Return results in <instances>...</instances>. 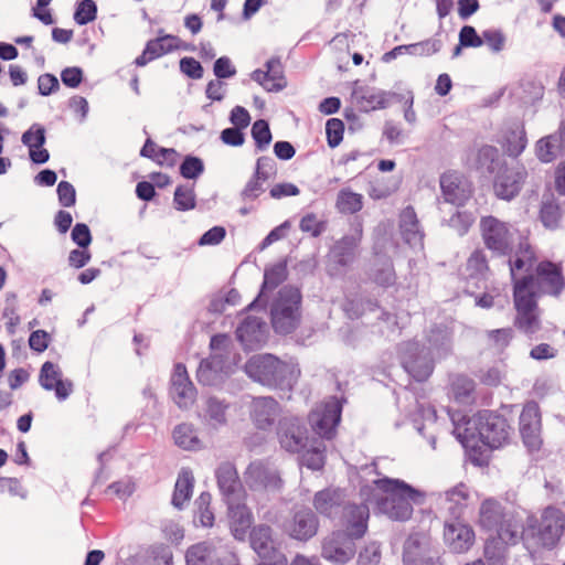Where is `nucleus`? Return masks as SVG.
I'll return each instance as SVG.
<instances>
[{
	"label": "nucleus",
	"mask_w": 565,
	"mask_h": 565,
	"mask_svg": "<svg viewBox=\"0 0 565 565\" xmlns=\"http://www.w3.org/2000/svg\"><path fill=\"white\" fill-rule=\"evenodd\" d=\"M479 523L483 529L495 532L507 543H516L523 529L513 514L504 513L501 504L492 499L481 503Z\"/></svg>",
	"instance_id": "6"
},
{
	"label": "nucleus",
	"mask_w": 565,
	"mask_h": 565,
	"mask_svg": "<svg viewBox=\"0 0 565 565\" xmlns=\"http://www.w3.org/2000/svg\"><path fill=\"white\" fill-rule=\"evenodd\" d=\"M562 150H565V124H562L558 134L540 139L535 147L537 158L545 163L555 160Z\"/></svg>",
	"instance_id": "34"
},
{
	"label": "nucleus",
	"mask_w": 565,
	"mask_h": 565,
	"mask_svg": "<svg viewBox=\"0 0 565 565\" xmlns=\"http://www.w3.org/2000/svg\"><path fill=\"white\" fill-rule=\"evenodd\" d=\"M483 445L499 448L508 443L511 427L507 419L498 414L483 411Z\"/></svg>",
	"instance_id": "22"
},
{
	"label": "nucleus",
	"mask_w": 565,
	"mask_h": 565,
	"mask_svg": "<svg viewBox=\"0 0 565 565\" xmlns=\"http://www.w3.org/2000/svg\"><path fill=\"white\" fill-rule=\"evenodd\" d=\"M228 404L217 397H209L205 402L204 418L213 427H218L226 424V411Z\"/></svg>",
	"instance_id": "42"
},
{
	"label": "nucleus",
	"mask_w": 565,
	"mask_h": 565,
	"mask_svg": "<svg viewBox=\"0 0 565 565\" xmlns=\"http://www.w3.org/2000/svg\"><path fill=\"white\" fill-rule=\"evenodd\" d=\"M393 94L374 87H361L354 92V97L361 110L371 111L385 108Z\"/></svg>",
	"instance_id": "37"
},
{
	"label": "nucleus",
	"mask_w": 565,
	"mask_h": 565,
	"mask_svg": "<svg viewBox=\"0 0 565 565\" xmlns=\"http://www.w3.org/2000/svg\"><path fill=\"white\" fill-rule=\"evenodd\" d=\"M510 543L500 540V536L488 539L484 544L483 555L489 565H505L507 545Z\"/></svg>",
	"instance_id": "43"
},
{
	"label": "nucleus",
	"mask_w": 565,
	"mask_h": 565,
	"mask_svg": "<svg viewBox=\"0 0 565 565\" xmlns=\"http://www.w3.org/2000/svg\"><path fill=\"white\" fill-rule=\"evenodd\" d=\"M211 494L209 492H202L195 500V514L194 524L211 527L214 524V513L210 508Z\"/></svg>",
	"instance_id": "45"
},
{
	"label": "nucleus",
	"mask_w": 565,
	"mask_h": 565,
	"mask_svg": "<svg viewBox=\"0 0 565 565\" xmlns=\"http://www.w3.org/2000/svg\"><path fill=\"white\" fill-rule=\"evenodd\" d=\"M514 331L512 328H503L487 331L488 344L491 349L501 352L512 341Z\"/></svg>",
	"instance_id": "49"
},
{
	"label": "nucleus",
	"mask_w": 565,
	"mask_h": 565,
	"mask_svg": "<svg viewBox=\"0 0 565 565\" xmlns=\"http://www.w3.org/2000/svg\"><path fill=\"white\" fill-rule=\"evenodd\" d=\"M276 173L277 167L273 158L264 156L257 159L254 175L263 181H267L274 178Z\"/></svg>",
	"instance_id": "62"
},
{
	"label": "nucleus",
	"mask_w": 565,
	"mask_h": 565,
	"mask_svg": "<svg viewBox=\"0 0 565 565\" xmlns=\"http://www.w3.org/2000/svg\"><path fill=\"white\" fill-rule=\"evenodd\" d=\"M181 47V40L171 34L158 36L147 42L142 54L135 60L137 66H145L149 62L159 58Z\"/></svg>",
	"instance_id": "29"
},
{
	"label": "nucleus",
	"mask_w": 565,
	"mask_h": 565,
	"mask_svg": "<svg viewBox=\"0 0 565 565\" xmlns=\"http://www.w3.org/2000/svg\"><path fill=\"white\" fill-rule=\"evenodd\" d=\"M172 437L174 444L183 450L196 451L203 447L198 429L189 423L177 425L172 431Z\"/></svg>",
	"instance_id": "39"
},
{
	"label": "nucleus",
	"mask_w": 565,
	"mask_h": 565,
	"mask_svg": "<svg viewBox=\"0 0 565 565\" xmlns=\"http://www.w3.org/2000/svg\"><path fill=\"white\" fill-rule=\"evenodd\" d=\"M97 7L93 0H83L78 3L74 20L79 25H85L96 19Z\"/></svg>",
	"instance_id": "56"
},
{
	"label": "nucleus",
	"mask_w": 565,
	"mask_h": 565,
	"mask_svg": "<svg viewBox=\"0 0 565 565\" xmlns=\"http://www.w3.org/2000/svg\"><path fill=\"white\" fill-rule=\"evenodd\" d=\"M354 540L342 531L333 532L323 541L322 556L334 564L348 563L355 554Z\"/></svg>",
	"instance_id": "16"
},
{
	"label": "nucleus",
	"mask_w": 565,
	"mask_h": 565,
	"mask_svg": "<svg viewBox=\"0 0 565 565\" xmlns=\"http://www.w3.org/2000/svg\"><path fill=\"white\" fill-rule=\"evenodd\" d=\"M266 70H255L250 77L267 92L282 90L287 82L284 76V67L279 58L271 57L265 64Z\"/></svg>",
	"instance_id": "24"
},
{
	"label": "nucleus",
	"mask_w": 565,
	"mask_h": 565,
	"mask_svg": "<svg viewBox=\"0 0 565 565\" xmlns=\"http://www.w3.org/2000/svg\"><path fill=\"white\" fill-rule=\"evenodd\" d=\"M21 141L29 148V156L32 162L42 164L49 161L50 153L43 148L45 143V129L40 124H33L23 132Z\"/></svg>",
	"instance_id": "32"
},
{
	"label": "nucleus",
	"mask_w": 565,
	"mask_h": 565,
	"mask_svg": "<svg viewBox=\"0 0 565 565\" xmlns=\"http://www.w3.org/2000/svg\"><path fill=\"white\" fill-rule=\"evenodd\" d=\"M342 403L337 397H330L317 405L309 414V423L316 434L326 439L333 438L340 423Z\"/></svg>",
	"instance_id": "10"
},
{
	"label": "nucleus",
	"mask_w": 565,
	"mask_h": 565,
	"mask_svg": "<svg viewBox=\"0 0 565 565\" xmlns=\"http://www.w3.org/2000/svg\"><path fill=\"white\" fill-rule=\"evenodd\" d=\"M536 255L527 242H521L513 257L508 260L513 282V303L516 311L514 326L526 334H533L541 328L540 309L535 306L533 268Z\"/></svg>",
	"instance_id": "1"
},
{
	"label": "nucleus",
	"mask_w": 565,
	"mask_h": 565,
	"mask_svg": "<svg viewBox=\"0 0 565 565\" xmlns=\"http://www.w3.org/2000/svg\"><path fill=\"white\" fill-rule=\"evenodd\" d=\"M361 236L362 231L359 230L355 235H348L338 241L330 252L331 259L340 266L353 263Z\"/></svg>",
	"instance_id": "36"
},
{
	"label": "nucleus",
	"mask_w": 565,
	"mask_h": 565,
	"mask_svg": "<svg viewBox=\"0 0 565 565\" xmlns=\"http://www.w3.org/2000/svg\"><path fill=\"white\" fill-rule=\"evenodd\" d=\"M286 277H287V265L285 263H278V264L273 265L269 268H266L265 273H264V282H263V288L260 290V294L253 302H250L248 305V309L252 310L259 305L260 298H262L265 289L276 288L280 282H282L286 279Z\"/></svg>",
	"instance_id": "41"
},
{
	"label": "nucleus",
	"mask_w": 565,
	"mask_h": 565,
	"mask_svg": "<svg viewBox=\"0 0 565 565\" xmlns=\"http://www.w3.org/2000/svg\"><path fill=\"white\" fill-rule=\"evenodd\" d=\"M564 527V513L557 508L547 507L540 520L535 518L527 519V525L523 533L535 537L537 544L542 547L553 548L563 535Z\"/></svg>",
	"instance_id": "7"
},
{
	"label": "nucleus",
	"mask_w": 565,
	"mask_h": 565,
	"mask_svg": "<svg viewBox=\"0 0 565 565\" xmlns=\"http://www.w3.org/2000/svg\"><path fill=\"white\" fill-rule=\"evenodd\" d=\"M371 278L380 286H392L396 280L393 264L390 260H384L381 264H376L372 269Z\"/></svg>",
	"instance_id": "47"
},
{
	"label": "nucleus",
	"mask_w": 565,
	"mask_h": 565,
	"mask_svg": "<svg viewBox=\"0 0 565 565\" xmlns=\"http://www.w3.org/2000/svg\"><path fill=\"white\" fill-rule=\"evenodd\" d=\"M344 501V494L339 489H323L313 497V507L321 515L332 518L339 512Z\"/></svg>",
	"instance_id": "35"
},
{
	"label": "nucleus",
	"mask_w": 565,
	"mask_h": 565,
	"mask_svg": "<svg viewBox=\"0 0 565 565\" xmlns=\"http://www.w3.org/2000/svg\"><path fill=\"white\" fill-rule=\"evenodd\" d=\"M344 132V124L341 119L331 118L326 124V134L327 141L329 147L335 148L338 147L342 139Z\"/></svg>",
	"instance_id": "58"
},
{
	"label": "nucleus",
	"mask_w": 565,
	"mask_h": 565,
	"mask_svg": "<svg viewBox=\"0 0 565 565\" xmlns=\"http://www.w3.org/2000/svg\"><path fill=\"white\" fill-rule=\"evenodd\" d=\"M271 324L277 333L288 334L301 318V292L297 287L285 286L275 298L270 309Z\"/></svg>",
	"instance_id": "5"
},
{
	"label": "nucleus",
	"mask_w": 565,
	"mask_h": 565,
	"mask_svg": "<svg viewBox=\"0 0 565 565\" xmlns=\"http://www.w3.org/2000/svg\"><path fill=\"white\" fill-rule=\"evenodd\" d=\"M370 510L366 504H349L343 509L341 524L344 533L351 537L360 539L367 530Z\"/></svg>",
	"instance_id": "26"
},
{
	"label": "nucleus",
	"mask_w": 565,
	"mask_h": 565,
	"mask_svg": "<svg viewBox=\"0 0 565 565\" xmlns=\"http://www.w3.org/2000/svg\"><path fill=\"white\" fill-rule=\"evenodd\" d=\"M170 395L174 403L183 409L190 408L196 398V390L190 381L186 369L178 363L171 376Z\"/></svg>",
	"instance_id": "19"
},
{
	"label": "nucleus",
	"mask_w": 565,
	"mask_h": 565,
	"mask_svg": "<svg viewBox=\"0 0 565 565\" xmlns=\"http://www.w3.org/2000/svg\"><path fill=\"white\" fill-rule=\"evenodd\" d=\"M250 547L262 561L273 559L284 555L276 545L273 537V530L269 525L259 524L249 532Z\"/></svg>",
	"instance_id": "25"
},
{
	"label": "nucleus",
	"mask_w": 565,
	"mask_h": 565,
	"mask_svg": "<svg viewBox=\"0 0 565 565\" xmlns=\"http://www.w3.org/2000/svg\"><path fill=\"white\" fill-rule=\"evenodd\" d=\"M499 158L498 149L492 146H483L476 152L473 166L476 169L493 172L494 163Z\"/></svg>",
	"instance_id": "48"
},
{
	"label": "nucleus",
	"mask_w": 565,
	"mask_h": 565,
	"mask_svg": "<svg viewBox=\"0 0 565 565\" xmlns=\"http://www.w3.org/2000/svg\"><path fill=\"white\" fill-rule=\"evenodd\" d=\"M404 241L413 247H422L424 233L420 230L416 213L413 207L407 206L401 214L399 223Z\"/></svg>",
	"instance_id": "38"
},
{
	"label": "nucleus",
	"mask_w": 565,
	"mask_h": 565,
	"mask_svg": "<svg viewBox=\"0 0 565 565\" xmlns=\"http://www.w3.org/2000/svg\"><path fill=\"white\" fill-rule=\"evenodd\" d=\"M475 391V382L461 374L454 375L450 380V394L459 403H468Z\"/></svg>",
	"instance_id": "44"
},
{
	"label": "nucleus",
	"mask_w": 565,
	"mask_h": 565,
	"mask_svg": "<svg viewBox=\"0 0 565 565\" xmlns=\"http://www.w3.org/2000/svg\"><path fill=\"white\" fill-rule=\"evenodd\" d=\"M244 500L227 502L230 529L233 536L238 541H245L254 518Z\"/></svg>",
	"instance_id": "28"
},
{
	"label": "nucleus",
	"mask_w": 565,
	"mask_h": 565,
	"mask_svg": "<svg viewBox=\"0 0 565 565\" xmlns=\"http://www.w3.org/2000/svg\"><path fill=\"white\" fill-rule=\"evenodd\" d=\"M524 427H541V414L535 402L525 404L520 415V429Z\"/></svg>",
	"instance_id": "55"
},
{
	"label": "nucleus",
	"mask_w": 565,
	"mask_h": 565,
	"mask_svg": "<svg viewBox=\"0 0 565 565\" xmlns=\"http://www.w3.org/2000/svg\"><path fill=\"white\" fill-rule=\"evenodd\" d=\"M473 223V216L468 212H456L447 221V226L454 230L459 236H463L468 233L469 228Z\"/></svg>",
	"instance_id": "57"
},
{
	"label": "nucleus",
	"mask_w": 565,
	"mask_h": 565,
	"mask_svg": "<svg viewBox=\"0 0 565 565\" xmlns=\"http://www.w3.org/2000/svg\"><path fill=\"white\" fill-rule=\"evenodd\" d=\"M381 561V548L376 543H370L363 551L360 552L358 564L359 565H379Z\"/></svg>",
	"instance_id": "64"
},
{
	"label": "nucleus",
	"mask_w": 565,
	"mask_h": 565,
	"mask_svg": "<svg viewBox=\"0 0 565 565\" xmlns=\"http://www.w3.org/2000/svg\"><path fill=\"white\" fill-rule=\"evenodd\" d=\"M444 539L451 552L461 554L471 548L476 535L471 526L458 520H454L445 522Z\"/></svg>",
	"instance_id": "21"
},
{
	"label": "nucleus",
	"mask_w": 565,
	"mask_h": 565,
	"mask_svg": "<svg viewBox=\"0 0 565 565\" xmlns=\"http://www.w3.org/2000/svg\"><path fill=\"white\" fill-rule=\"evenodd\" d=\"M236 335L245 349L254 350L266 340V323L258 318L247 317L238 326Z\"/></svg>",
	"instance_id": "30"
},
{
	"label": "nucleus",
	"mask_w": 565,
	"mask_h": 565,
	"mask_svg": "<svg viewBox=\"0 0 565 565\" xmlns=\"http://www.w3.org/2000/svg\"><path fill=\"white\" fill-rule=\"evenodd\" d=\"M483 43H486L492 52L499 53L504 47L505 36L501 30L488 29L482 32V44Z\"/></svg>",
	"instance_id": "63"
},
{
	"label": "nucleus",
	"mask_w": 565,
	"mask_h": 565,
	"mask_svg": "<svg viewBox=\"0 0 565 565\" xmlns=\"http://www.w3.org/2000/svg\"><path fill=\"white\" fill-rule=\"evenodd\" d=\"M363 206V196L359 193L352 192L349 189H343L338 193L337 207L341 213H356Z\"/></svg>",
	"instance_id": "46"
},
{
	"label": "nucleus",
	"mask_w": 565,
	"mask_h": 565,
	"mask_svg": "<svg viewBox=\"0 0 565 565\" xmlns=\"http://www.w3.org/2000/svg\"><path fill=\"white\" fill-rule=\"evenodd\" d=\"M526 177L527 171L521 164L505 167L494 179L493 190L495 195L502 200H512L521 191Z\"/></svg>",
	"instance_id": "15"
},
{
	"label": "nucleus",
	"mask_w": 565,
	"mask_h": 565,
	"mask_svg": "<svg viewBox=\"0 0 565 565\" xmlns=\"http://www.w3.org/2000/svg\"><path fill=\"white\" fill-rule=\"evenodd\" d=\"M441 46L440 40L431 38L418 43L407 44V54L414 56H430L439 52Z\"/></svg>",
	"instance_id": "51"
},
{
	"label": "nucleus",
	"mask_w": 565,
	"mask_h": 565,
	"mask_svg": "<svg viewBox=\"0 0 565 565\" xmlns=\"http://www.w3.org/2000/svg\"><path fill=\"white\" fill-rule=\"evenodd\" d=\"M540 216L545 227H557L561 220V210L558 204L554 200L544 201L542 203Z\"/></svg>",
	"instance_id": "53"
},
{
	"label": "nucleus",
	"mask_w": 565,
	"mask_h": 565,
	"mask_svg": "<svg viewBox=\"0 0 565 565\" xmlns=\"http://www.w3.org/2000/svg\"><path fill=\"white\" fill-rule=\"evenodd\" d=\"M215 476L220 491L226 503L245 499V491L242 488L236 468L233 463H221L215 471Z\"/></svg>",
	"instance_id": "23"
},
{
	"label": "nucleus",
	"mask_w": 565,
	"mask_h": 565,
	"mask_svg": "<svg viewBox=\"0 0 565 565\" xmlns=\"http://www.w3.org/2000/svg\"><path fill=\"white\" fill-rule=\"evenodd\" d=\"M174 206L178 211H189L195 207V193L193 186L179 185L174 191Z\"/></svg>",
	"instance_id": "50"
},
{
	"label": "nucleus",
	"mask_w": 565,
	"mask_h": 565,
	"mask_svg": "<svg viewBox=\"0 0 565 565\" xmlns=\"http://www.w3.org/2000/svg\"><path fill=\"white\" fill-rule=\"evenodd\" d=\"M471 500L469 488L460 482L445 492L438 493L436 503L441 511L448 513L454 520H459Z\"/></svg>",
	"instance_id": "17"
},
{
	"label": "nucleus",
	"mask_w": 565,
	"mask_h": 565,
	"mask_svg": "<svg viewBox=\"0 0 565 565\" xmlns=\"http://www.w3.org/2000/svg\"><path fill=\"white\" fill-rule=\"evenodd\" d=\"M264 182L265 181L253 174L239 193L241 200L247 203L253 202L259 198V195L264 192Z\"/></svg>",
	"instance_id": "60"
},
{
	"label": "nucleus",
	"mask_w": 565,
	"mask_h": 565,
	"mask_svg": "<svg viewBox=\"0 0 565 565\" xmlns=\"http://www.w3.org/2000/svg\"><path fill=\"white\" fill-rule=\"evenodd\" d=\"M277 435L280 446L289 452H299L306 447L307 429L296 417L280 420Z\"/></svg>",
	"instance_id": "20"
},
{
	"label": "nucleus",
	"mask_w": 565,
	"mask_h": 565,
	"mask_svg": "<svg viewBox=\"0 0 565 565\" xmlns=\"http://www.w3.org/2000/svg\"><path fill=\"white\" fill-rule=\"evenodd\" d=\"M245 373L263 385L290 391L300 376V369L294 361H281L271 354H258L246 362Z\"/></svg>",
	"instance_id": "4"
},
{
	"label": "nucleus",
	"mask_w": 565,
	"mask_h": 565,
	"mask_svg": "<svg viewBox=\"0 0 565 565\" xmlns=\"http://www.w3.org/2000/svg\"><path fill=\"white\" fill-rule=\"evenodd\" d=\"M227 369L228 366L223 360L222 354L214 353L201 361L196 372L198 381L203 385H218L227 375Z\"/></svg>",
	"instance_id": "31"
},
{
	"label": "nucleus",
	"mask_w": 565,
	"mask_h": 565,
	"mask_svg": "<svg viewBox=\"0 0 565 565\" xmlns=\"http://www.w3.org/2000/svg\"><path fill=\"white\" fill-rule=\"evenodd\" d=\"M186 565H237L236 556L217 547L212 542H200L190 546L185 553Z\"/></svg>",
	"instance_id": "13"
},
{
	"label": "nucleus",
	"mask_w": 565,
	"mask_h": 565,
	"mask_svg": "<svg viewBox=\"0 0 565 565\" xmlns=\"http://www.w3.org/2000/svg\"><path fill=\"white\" fill-rule=\"evenodd\" d=\"M39 384L45 391H53L58 401L67 399L74 390L73 382L64 379L61 367L51 361L42 364L39 373Z\"/></svg>",
	"instance_id": "18"
},
{
	"label": "nucleus",
	"mask_w": 565,
	"mask_h": 565,
	"mask_svg": "<svg viewBox=\"0 0 565 565\" xmlns=\"http://www.w3.org/2000/svg\"><path fill=\"white\" fill-rule=\"evenodd\" d=\"M361 495L365 501L375 503L379 511L391 520L406 521L413 514L414 504L425 502V492L413 488L399 479L380 478L373 486H364Z\"/></svg>",
	"instance_id": "2"
},
{
	"label": "nucleus",
	"mask_w": 565,
	"mask_h": 565,
	"mask_svg": "<svg viewBox=\"0 0 565 565\" xmlns=\"http://www.w3.org/2000/svg\"><path fill=\"white\" fill-rule=\"evenodd\" d=\"M526 147V136L523 129L511 131L507 136L505 150L511 157L520 156Z\"/></svg>",
	"instance_id": "54"
},
{
	"label": "nucleus",
	"mask_w": 565,
	"mask_h": 565,
	"mask_svg": "<svg viewBox=\"0 0 565 565\" xmlns=\"http://www.w3.org/2000/svg\"><path fill=\"white\" fill-rule=\"evenodd\" d=\"M467 269L471 276H480L488 271L489 266L486 254L480 249L475 250L468 258Z\"/></svg>",
	"instance_id": "61"
},
{
	"label": "nucleus",
	"mask_w": 565,
	"mask_h": 565,
	"mask_svg": "<svg viewBox=\"0 0 565 565\" xmlns=\"http://www.w3.org/2000/svg\"><path fill=\"white\" fill-rule=\"evenodd\" d=\"M203 171V161L198 157L188 156L180 166V173L185 179H196Z\"/></svg>",
	"instance_id": "59"
},
{
	"label": "nucleus",
	"mask_w": 565,
	"mask_h": 565,
	"mask_svg": "<svg viewBox=\"0 0 565 565\" xmlns=\"http://www.w3.org/2000/svg\"><path fill=\"white\" fill-rule=\"evenodd\" d=\"M246 487L256 493H276L284 487L279 470L270 462L256 460L244 472Z\"/></svg>",
	"instance_id": "9"
},
{
	"label": "nucleus",
	"mask_w": 565,
	"mask_h": 565,
	"mask_svg": "<svg viewBox=\"0 0 565 565\" xmlns=\"http://www.w3.org/2000/svg\"><path fill=\"white\" fill-rule=\"evenodd\" d=\"M279 414V404L273 397H257L252 402L250 418L258 429H270Z\"/></svg>",
	"instance_id": "27"
},
{
	"label": "nucleus",
	"mask_w": 565,
	"mask_h": 565,
	"mask_svg": "<svg viewBox=\"0 0 565 565\" xmlns=\"http://www.w3.org/2000/svg\"><path fill=\"white\" fill-rule=\"evenodd\" d=\"M479 232L484 246L498 256L513 250L514 232L512 226L493 215L481 216Z\"/></svg>",
	"instance_id": "8"
},
{
	"label": "nucleus",
	"mask_w": 565,
	"mask_h": 565,
	"mask_svg": "<svg viewBox=\"0 0 565 565\" xmlns=\"http://www.w3.org/2000/svg\"><path fill=\"white\" fill-rule=\"evenodd\" d=\"M454 424V435L465 448H476L479 443L483 444V411L466 417L460 413H449Z\"/></svg>",
	"instance_id": "11"
},
{
	"label": "nucleus",
	"mask_w": 565,
	"mask_h": 565,
	"mask_svg": "<svg viewBox=\"0 0 565 565\" xmlns=\"http://www.w3.org/2000/svg\"><path fill=\"white\" fill-rule=\"evenodd\" d=\"M318 529V518L309 508L295 510L281 524L284 533L289 537L301 542H307L313 537L317 534Z\"/></svg>",
	"instance_id": "14"
},
{
	"label": "nucleus",
	"mask_w": 565,
	"mask_h": 565,
	"mask_svg": "<svg viewBox=\"0 0 565 565\" xmlns=\"http://www.w3.org/2000/svg\"><path fill=\"white\" fill-rule=\"evenodd\" d=\"M193 487L194 477L192 471L188 468H182L174 486L172 504L178 509H182L183 504L190 500Z\"/></svg>",
	"instance_id": "40"
},
{
	"label": "nucleus",
	"mask_w": 565,
	"mask_h": 565,
	"mask_svg": "<svg viewBox=\"0 0 565 565\" xmlns=\"http://www.w3.org/2000/svg\"><path fill=\"white\" fill-rule=\"evenodd\" d=\"M440 189L445 201L455 205H462L470 195L455 172H446L440 177Z\"/></svg>",
	"instance_id": "33"
},
{
	"label": "nucleus",
	"mask_w": 565,
	"mask_h": 565,
	"mask_svg": "<svg viewBox=\"0 0 565 565\" xmlns=\"http://www.w3.org/2000/svg\"><path fill=\"white\" fill-rule=\"evenodd\" d=\"M451 350V337L446 328H434L426 343L409 341L401 345V360L405 371L416 381L427 380L434 370V361L447 356Z\"/></svg>",
	"instance_id": "3"
},
{
	"label": "nucleus",
	"mask_w": 565,
	"mask_h": 565,
	"mask_svg": "<svg viewBox=\"0 0 565 565\" xmlns=\"http://www.w3.org/2000/svg\"><path fill=\"white\" fill-rule=\"evenodd\" d=\"M252 137L255 140L257 150L263 151L267 149L271 141L268 122L264 119L256 120L252 127Z\"/></svg>",
	"instance_id": "52"
},
{
	"label": "nucleus",
	"mask_w": 565,
	"mask_h": 565,
	"mask_svg": "<svg viewBox=\"0 0 565 565\" xmlns=\"http://www.w3.org/2000/svg\"><path fill=\"white\" fill-rule=\"evenodd\" d=\"M533 286L535 306H537V299L541 295L558 296L565 286L561 267L547 260L537 264Z\"/></svg>",
	"instance_id": "12"
}]
</instances>
